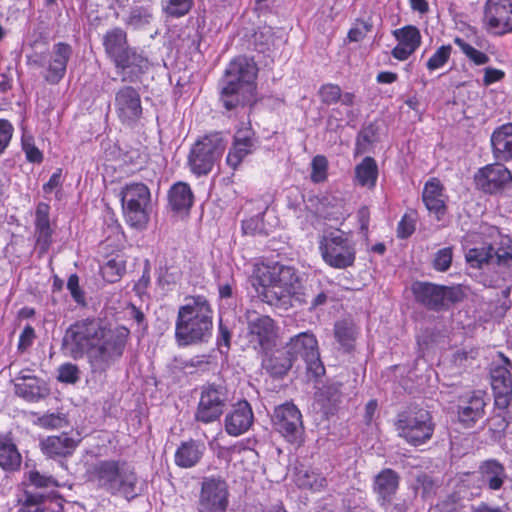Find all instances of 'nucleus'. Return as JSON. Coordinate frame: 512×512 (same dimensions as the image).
I'll return each instance as SVG.
<instances>
[{
    "instance_id": "f257e3e1",
    "label": "nucleus",
    "mask_w": 512,
    "mask_h": 512,
    "mask_svg": "<svg viewBox=\"0 0 512 512\" xmlns=\"http://www.w3.org/2000/svg\"><path fill=\"white\" fill-rule=\"evenodd\" d=\"M130 330L97 317L75 321L65 331L62 350L74 360L86 356L90 372L102 375L123 357Z\"/></svg>"
},
{
    "instance_id": "f03ea898",
    "label": "nucleus",
    "mask_w": 512,
    "mask_h": 512,
    "mask_svg": "<svg viewBox=\"0 0 512 512\" xmlns=\"http://www.w3.org/2000/svg\"><path fill=\"white\" fill-rule=\"evenodd\" d=\"M213 311L204 296L192 297L178 309L175 339L180 346L207 342L212 335Z\"/></svg>"
},
{
    "instance_id": "7ed1b4c3",
    "label": "nucleus",
    "mask_w": 512,
    "mask_h": 512,
    "mask_svg": "<svg viewBox=\"0 0 512 512\" xmlns=\"http://www.w3.org/2000/svg\"><path fill=\"white\" fill-rule=\"evenodd\" d=\"M257 292L261 299L275 306H286L300 288L299 276L290 266L279 264L257 265L254 270Z\"/></svg>"
},
{
    "instance_id": "20e7f679",
    "label": "nucleus",
    "mask_w": 512,
    "mask_h": 512,
    "mask_svg": "<svg viewBox=\"0 0 512 512\" xmlns=\"http://www.w3.org/2000/svg\"><path fill=\"white\" fill-rule=\"evenodd\" d=\"M89 480L111 495L127 499L138 495L139 478L133 465L124 460H100L89 470Z\"/></svg>"
},
{
    "instance_id": "39448f33",
    "label": "nucleus",
    "mask_w": 512,
    "mask_h": 512,
    "mask_svg": "<svg viewBox=\"0 0 512 512\" xmlns=\"http://www.w3.org/2000/svg\"><path fill=\"white\" fill-rule=\"evenodd\" d=\"M395 426L398 435L414 446L430 440L435 428L430 412L416 407L399 413Z\"/></svg>"
},
{
    "instance_id": "423d86ee",
    "label": "nucleus",
    "mask_w": 512,
    "mask_h": 512,
    "mask_svg": "<svg viewBox=\"0 0 512 512\" xmlns=\"http://www.w3.org/2000/svg\"><path fill=\"white\" fill-rule=\"evenodd\" d=\"M324 262L336 269L351 267L356 259V248L352 238L339 230L324 235L319 243Z\"/></svg>"
},
{
    "instance_id": "0eeeda50",
    "label": "nucleus",
    "mask_w": 512,
    "mask_h": 512,
    "mask_svg": "<svg viewBox=\"0 0 512 512\" xmlns=\"http://www.w3.org/2000/svg\"><path fill=\"white\" fill-rule=\"evenodd\" d=\"M121 201L127 222L143 228L149 221L151 193L143 183L127 184L121 191Z\"/></svg>"
},
{
    "instance_id": "6e6552de",
    "label": "nucleus",
    "mask_w": 512,
    "mask_h": 512,
    "mask_svg": "<svg viewBox=\"0 0 512 512\" xmlns=\"http://www.w3.org/2000/svg\"><path fill=\"white\" fill-rule=\"evenodd\" d=\"M225 150V144L219 134H212L198 140L191 148L188 164L197 176L208 174Z\"/></svg>"
},
{
    "instance_id": "1a4fd4ad",
    "label": "nucleus",
    "mask_w": 512,
    "mask_h": 512,
    "mask_svg": "<svg viewBox=\"0 0 512 512\" xmlns=\"http://www.w3.org/2000/svg\"><path fill=\"white\" fill-rule=\"evenodd\" d=\"M228 402L229 391L223 382L203 385L195 419L205 424L219 420Z\"/></svg>"
},
{
    "instance_id": "9d476101",
    "label": "nucleus",
    "mask_w": 512,
    "mask_h": 512,
    "mask_svg": "<svg viewBox=\"0 0 512 512\" xmlns=\"http://www.w3.org/2000/svg\"><path fill=\"white\" fill-rule=\"evenodd\" d=\"M413 293L417 302L434 311H440L450 304L459 302L463 297L459 287L443 286L428 282L415 283L413 285Z\"/></svg>"
},
{
    "instance_id": "9b49d317",
    "label": "nucleus",
    "mask_w": 512,
    "mask_h": 512,
    "mask_svg": "<svg viewBox=\"0 0 512 512\" xmlns=\"http://www.w3.org/2000/svg\"><path fill=\"white\" fill-rule=\"evenodd\" d=\"M229 504V490L220 476L204 477L201 482L198 512H225Z\"/></svg>"
},
{
    "instance_id": "f8f14e48",
    "label": "nucleus",
    "mask_w": 512,
    "mask_h": 512,
    "mask_svg": "<svg viewBox=\"0 0 512 512\" xmlns=\"http://www.w3.org/2000/svg\"><path fill=\"white\" fill-rule=\"evenodd\" d=\"M113 108L124 126L135 127L143 114L140 92L130 85L119 87L114 93Z\"/></svg>"
},
{
    "instance_id": "ddd939ff",
    "label": "nucleus",
    "mask_w": 512,
    "mask_h": 512,
    "mask_svg": "<svg viewBox=\"0 0 512 512\" xmlns=\"http://www.w3.org/2000/svg\"><path fill=\"white\" fill-rule=\"evenodd\" d=\"M273 423L276 430L290 443L300 444L303 440L304 427L299 409L290 402L274 410Z\"/></svg>"
},
{
    "instance_id": "4468645a",
    "label": "nucleus",
    "mask_w": 512,
    "mask_h": 512,
    "mask_svg": "<svg viewBox=\"0 0 512 512\" xmlns=\"http://www.w3.org/2000/svg\"><path fill=\"white\" fill-rule=\"evenodd\" d=\"M71 45L58 42L46 56H39L34 62L45 69L43 77L49 84H58L65 76L67 64L72 56Z\"/></svg>"
},
{
    "instance_id": "2eb2a0df",
    "label": "nucleus",
    "mask_w": 512,
    "mask_h": 512,
    "mask_svg": "<svg viewBox=\"0 0 512 512\" xmlns=\"http://www.w3.org/2000/svg\"><path fill=\"white\" fill-rule=\"evenodd\" d=\"M247 339L254 349L268 350L277 337V327L274 320L256 311L247 313Z\"/></svg>"
},
{
    "instance_id": "dca6fc26",
    "label": "nucleus",
    "mask_w": 512,
    "mask_h": 512,
    "mask_svg": "<svg viewBox=\"0 0 512 512\" xmlns=\"http://www.w3.org/2000/svg\"><path fill=\"white\" fill-rule=\"evenodd\" d=\"M483 25L487 31L502 36L512 32V0H487Z\"/></svg>"
},
{
    "instance_id": "f3484780",
    "label": "nucleus",
    "mask_w": 512,
    "mask_h": 512,
    "mask_svg": "<svg viewBox=\"0 0 512 512\" xmlns=\"http://www.w3.org/2000/svg\"><path fill=\"white\" fill-rule=\"evenodd\" d=\"M286 350L294 361L298 357L303 358L307 364V369L313 371L316 375L324 370L320 361L318 342L313 334L303 332L294 336L287 344Z\"/></svg>"
},
{
    "instance_id": "a211bd4d",
    "label": "nucleus",
    "mask_w": 512,
    "mask_h": 512,
    "mask_svg": "<svg viewBox=\"0 0 512 512\" xmlns=\"http://www.w3.org/2000/svg\"><path fill=\"white\" fill-rule=\"evenodd\" d=\"M511 362L501 355L499 362L491 366V386L494 393L495 405L500 409L509 406L512 400V376L509 370Z\"/></svg>"
},
{
    "instance_id": "6ab92c4d",
    "label": "nucleus",
    "mask_w": 512,
    "mask_h": 512,
    "mask_svg": "<svg viewBox=\"0 0 512 512\" xmlns=\"http://www.w3.org/2000/svg\"><path fill=\"white\" fill-rule=\"evenodd\" d=\"M257 67L253 60L240 56L232 60L225 70L222 84L240 86L248 91L255 92V79Z\"/></svg>"
},
{
    "instance_id": "aec40b11",
    "label": "nucleus",
    "mask_w": 512,
    "mask_h": 512,
    "mask_svg": "<svg viewBox=\"0 0 512 512\" xmlns=\"http://www.w3.org/2000/svg\"><path fill=\"white\" fill-rule=\"evenodd\" d=\"M477 188L485 193L495 194L512 186L511 172L502 164H490L475 174Z\"/></svg>"
},
{
    "instance_id": "412c9836",
    "label": "nucleus",
    "mask_w": 512,
    "mask_h": 512,
    "mask_svg": "<svg viewBox=\"0 0 512 512\" xmlns=\"http://www.w3.org/2000/svg\"><path fill=\"white\" fill-rule=\"evenodd\" d=\"M466 261L472 268H481L496 258L499 265L510 266L512 264V248L501 247L497 251L489 244L471 248L466 253Z\"/></svg>"
},
{
    "instance_id": "4be33fe9",
    "label": "nucleus",
    "mask_w": 512,
    "mask_h": 512,
    "mask_svg": "<svg viewBox=\"0 0 512 512\" xmlns=\"http://www.w3.org/2000/svg\"><path fill=\"white\" fill-rule=\"evenodd\" d=\"M256 147L254 132L250 127L240 128L236 131L233 144L230 148L226 162L232 168L236 169Z\"/></svg>"
},
{
    "instance_id": "5701e85b",
    "label": "nucleus",
    "mask_w": 512,
    "mask_h": 512,
    "mask_svg": "<svg viewBox=\"0 0 512 512\" xmlns=\"http://www.w3.org/2000/svg\"><path fill=\"white\" fill-rule=\"evenodd\" d=\"M254 415L247 401L237 403L225 417V431L231 436H239L248 431Z\"/></svg>"
},
{
    "instance_id": "b1692460",
    "label": "nucleus",
    "mask_w": 512,
    "mask_h": 512,
    "mask_svg": "<svg viewBox=\"0 0 512 512\" xmlns=\"http://www.w3.org/2000/svg\"><path fill=\"white\" fill-rule=\"evenodd\" d=\"M14 386L15 393L28 401H37L48 393L45 382L32 375L29 370H23L15 377Z\"/></svg>"
},
{
    "instance_id": "393cba45",
    "label": "nucleus",
    "mask_w": 512,
    "mask_h": 512,
    "mask_svg": "<svg viewBox=\"0 0 512 512\" xmlns=\"http://www.w3.org/2000/svg\"><path fill=\"white\" fill-rule=\"evenodd\" d=\"M398 44L393 48L392 55L398 60H406L421 44V34L417 27L408 25L393 32Z\"/></svg>"
},
{
    "instance_id": "a878e982",
    "label": "nucleus",
    "mask_w": 512,
    "mask_h": 512,
    "mask_svg": "<svg viewBox=\"0 0 512 512\" xmlns=\"http://www.w3.org/2000/svg\"><path fill=\"white\" fill-rule=\"evenodd\" d=\"M486 401L484 393L481 391L473 392L466 399L461 401L458 407V419L465 427H472L483 418L485 413Z\"/></svg>"
},
{
    "instance_id": "bb28decb",
    "label": "nucleus",
    "mask_w": 512,
    "mask_h": 512,
    "mask_svg": "<svg viewBox=\"0 0 512 512\" xmlns=\"http://www.w3.org/2000/svg\"><path fill=\"white\" fill-rule=\"evenodd\" d=\"M399 486V476L392 469H384L376 475L373 490L381 506H387Z\"/></svg>"
},
{
    "instance_id": "cd10ccee",
    "label": "nucleus",
    "mask_w": 512,
    "mask_h": 512,
    "mask_svg": "<svg viewBox=\"0 0 512 512\" xmlns=\"http://www.w3.org/2000/svg\"><path fill=\"white\" fill-rule=\"evenodd\" d=\"M168 208L176 214H186L194 202V195L188 183L179 181L168 191Z\"/></svg>"
},
{
    "instance_id": "c85d7f7f",
    "label": "nucleus",
    "mask_w": 512,
    "mask_h": 512,
    "mask_svg": "<svg viewBox=\"0 0 512 512\" xmlns=\"http://www.w3.org/2000/svg\"><path fill=\"white\" fill-rule=\"evenodd\" d=\"M205 450L204 443L200 441L182 442L174 455L175 464L180 468H192L200 462Z\"/></svg>"
},
{
    "instance_id": "c756f323",
    "label": "nucleus",
    "mask_w": 512,
    "mask_h": 512,
    "mask_svg": "<svg viewBox=\"0 0 512 512\" xmlns=\"http://www.w3.org/2000/svg\"><path fill=\"white\" fill-rule=\"evenodd\" d=\"M45 455L51 458L66 457L71 455L77 447V441L67 433L48 436L40 443Z\"/></svg>"
},
{
    "instance_id": "7c9ffc66",
    "label": "nucleus",
    "mask_w": 512,
    "mask_h": 512,
    "mask_svg": "<svg viewBox=\"0 0 512 512\" xmlns=\"http://www.w3.org/2000/svg\"><path fill=\"white\" fill-rule=\"evenodd\" d=\"M493 155L501 161L512 159V123L496 128L491 135Z\"/></svg>"
},
{
    "instance_id": "2f4dec72",
    "label": "nucleus",
    "mask_w": 512,
    "mask_h": 512,
    "mask_svg": "<svg viewBox=\"0 0 512 512\" xmlns=\"http://www.w3.org/2000/svg\"><path fill=\"white\" fill-rule=\"evenodd\" d=\"M422 198L429 212L434 213L440 220L446 212L445 195L440 182L436 179L428 181L425 184Z\"/></svg>"
},
{
    "instance_id": "473e14b6",
    "label": "nucleus",
    "mask_w": 512,
    "mask_h": 512,
    "mask_svg": "<svg viewBox=\"0 0 512 512\" xmlns=\"http://www.w3.org/2000/svg\"><path fill=\"white\" fill-rule=\"evenodd\" d=\"M254 98V92L248 91L240 86H229L222 84L220 101L227 111H237L247 104L251 103Z\"/></svg>"
},
{
    "instance_id": "72a5a7b5",
    "label": "nucleus",
    "mask_w": 512,
    "mask_h": 512,
    "mask_svg": "<svg viewBox=\"0 0 512 512\" xmlns=\"http://www.w3.org/2000/svg\"><path fill=\"white\" fill-rule=\"evenodd\" d=\"M105 53L112 61L122 62L121 53L129 47L126 32L119 27L108 30L103 35Z\"/></svg>"
},
{
    "instance_id": "f704fd0d",
    "label": "nucleus",
    "mask_w": 512,
    "mask_h": 512,
    "mask_svg": "<svg viewBox=\"0 0 512 512\" xmlns=\"http://www.w3.org/2000/svg\"><path fill=\"white\" fill-rule=\"evenodd\" d=\"M122 62L113 61L119 73L123 75L125 81L129 76L126 74L138 75L143 72L147 66V60L134 48L128 47L124 53H121Z\"/></svg>"
},
{
    "instance_id": "c9c22d12",
    "label": "nucleus",
    "mask_w": 512,
    "mask_h": 512,
    "mask_svg": "<svg viewBox=\"0 0 512 512\" xmlns=\"http://www.w3.org/2000/svg\"><path fill=\"white\" fill-rule=\"evenodd\" d=\"M482 482L491 490H499L507 478L504 466L496 460H487L480 466Z\"/></svg>"
},
{
    "instance_id": "e433bc0d",
    "label": "nucleus",
    "mask_w": 512,
    "mask_h": 512,
    "mask_svg": "<svg viewBox=\"0 0 512 512\" xmlns=\"http://www.w3.org/2000/svg\"><path fill=\"white\" fill-rule=\"evenodd\" d=\"M37 243L46 249L51 243L52 230L49 220V206L39 203L35 213Z\"/></svg>"
},
{
    "instance_id": "4c0bfd02",
    "label": "nucleus",
    "mask_w": 512,
    "mask_h": 512,
    "mask_svg": "<svg viewBox=\"0 0 512 512\" xmlns=\"http://www.w3.org/2000/svg\"><path fill=\"white\" fill-rule=\"evenodd\" d=\"M378 177V166L372 157H365L355 167V179L361 186L372 188L375 186Z\"/></svg>"
},
{
    "instance_id": "58836bf2",
    "label": "nucleus",
    "mask_w": 512,
    "mask_h": 512,
    "mask_svg": "<svg viewBox=\"0 0 512 512\" xmlns=\"http://www.w3.org/2000/svg\"><path fill=\"white\" fill-rule=\"evenodd\" d=\"M21 464V455L15 444L0 440V466L4 470H16Z\"/></svg>"
},
{
    "instance_id": "ea45409f",
    "label": "nucleus",
    "mask_w": 512,
    "mask_h": 512,
    "mask_svg": "<svg viewBox=\"0 0 512 512\" xmlns=\"http://www.w3.org/2000/svg\"><path fill=\"white\" fill-rule=\"evenodd\" d=\"M293 362V357L285 350L269 357L265 362V368L273 376H283L292 367Z\"/></svg>"
},
{
    "instance_id": "a19ab883",
    "label": "nucleus",
    "mask_w": 512,
    "mask_h": 512,
    "mask_svg": "<svg viewBox=\"0 0 512 512\" xmlns=\"http://www.w3.org/2000/svg\"><path fill=\"white\" fill-rule=\"evenodd\" d=\"M297 484L301 488L309 489L314 492H320L327 486L324 476L312 470H301L297 474Z\"/></svg>"
},
{
    "instance_id": "79ce46f5",
    "label": "nucleus",
    "mask_w": 512,
    "mask_h": 512,
    "mask_svg": "<svg viewBox=\"0 0 512 512\" xmlns=\"http://www.w3.org/2000/svg\"><path fill=\"white\" fill-rule=\"evenodd\" d=\"M334 334L338 343L346 351L352 349L356 335V329L352 323H348L345 321L337 322L335 324Z\"/></svg>"
},
{
    "instance_id": "37998d69",
    "label": "nucleus",
    "mask_w": 512,
    "mask_h": 512,
    "mask_svg": "<svg viewBox=\"0 0 512 512\" xmlns=\"http://www.w3.org/2000/svg\"><path fill=\"white\" fill-rule=\"evenodd\" d=\"M378 140V127L369 124L361 129L356 139V154H363L368 151L370 145Z\"/></svg>"
},
{
    "instance_id": "c03bdc74",
    "label": "nucleus",
    "mask_w": 512,
    "mask_h": 512,
    "mask_svg": "<svg viewBox=\"0 0 512 512\" xmlns=\"http://www.w3.org/2000/svg\"><path fill=\"white\" fill-rule=\"evenodd\" d=\"M19 508L17 512H44V497L40 494H32L25 491L24 495L19 498Z\"/></svg>"
},
{
    "instance_id": "a18cd8bd",
    "label": "nucleus",
    "mask_w": 512,
    "mask_h": 512,
    "mask_svg": "<svg viewBox=\"0 0 512 512\" xmlns=\"http://www.w3.org/2000/svg\"><path fill=\"white\" fill-rule=\"evenodd\" d=\"M454 43L460 48L463 54L475 65H484L489 62V56L468 44L460 37L454 38Z\"/></svg>"
},
{
    "instance_id": "49530a36",
    "label": "nucleus",
    "mask_w": 512,
    "mask_h": 512,
    "mask_svg": "<svg viewBox=\"0 0 512 512\" xmlns=\"http://www.w3.org/2000/svg\"><path fill=\"white\" fill-rule=\"evenodd\" d=\"M437 489L438 485L430 476L422 474L417 477L415 491L423 499L432 498L436 494Z\"/></svg>"
},
{
    "instance_id": "de8ad7c7",
    "label": "nucleus",
    "mask_w": 512,
    "mask_h": 512,
    "mask_svg": "<svg viewBox=\"0 0 512 512\" xmlns=\"http://www.w3.org/2000/svg\"><path fill=\"white\" fill-rule=\"evenodd\" d=\"M193 5V0H166L163 6L167 15L175 18L186 15Z\"/></svg>"
},
{
    "instance_id": "09e8293b",
    "label": "nucleus",
    "mask_w": 512,
    "mask_h": 512,
    "mask_svg": "<svg viewBox=\"0 0 512 512\" xmlns=\"http://www.w3.org/2000/svg\"><path fill=\"white\" fill-rule=\"evenodd\" d=\"M151 20L152 14L148 9L144 7H136L130 11L125 22L127 25L138 29L149 24Z\"/></svg>"
},
{
    "instance_id": "8fccbe9b",
    "label": "nucleus",
    "mask_w": 512,
    "mask_h": 512,
    "mask_svg": "<svg viewBox=\"0 0 512 512\" xmlns=\"http://www.w3.org/2000/svg\"><path fill=\"white\" fill-rule=\"evenodd\" d=\"M452 52L451 45H442L428 59L426 66L430 71L443 67L449 60Z\"/></svg>"
},
{
    "instance_id": "3c124183",
    "label": "nucleus",
    "mask_w": 512,
    "mask_h": 512,
    "mask_svg": "<svg viewBox=\"0 0 512 512\" xmlns=\"http://www.w3.org/2000/svg\"><path fill=\"white\" fill-rule=\"evenodd\" d=\"M101 272L108 282L114 283L125 272V264L117 259H111L101 268Z\"/></svg>"
},
{
    "instance_id": "603ef678",
    "label": "nucleus",
    "mask_w": 512,
    "mask_h": 512,
    "mask_svg": "<svg viewBox=\"0 0 512 512\" xmlns=\"http://www.w3.org/2000/svg\"><path fill=\"white\" fill-rule=\"evenodd\" d=\"M58 381L66 384H75L80 379V369L76 364L64 363L58 368Z\"/></svg>"
},
{
    "instance_id": "864d4df0",
    "label": "nucleus",
    "mask_w": 512,
    "mask_h": 512,
    "mask_svg": "<svg viewBox=\"0 0 512 512\" xmlns=\"http://www.w3.org/2000/svg\"><path fill=\"white\" fill-rule=\"evenodd\" d=\"M37 424L45 429H58L67 426L68 421L61 413H50L39 417Z\"/></svg>"
},
{
    "instance_id": "5fc2aeb1",
    "label": "nucleus",
    "mask_w": 512,
    "mask_h": 512,
    "mask_svg": "<svg viewBox=\"0 0 512 512\" xmlns=\"http://www.w3.org/2000/svg\"><path fill=\"white\" fill-rule=\"evenodd\" d=\"M341 92V88L338 85L328 83L322 85L318 93L323 104L332 105L339 102Z\"/></svg>"
},
{
    "instance_id": "6e6d98bb",
    "label": "nucleus",
    "mask_w": 512,
    "mask_h": 512,
    "mask_svg": "<svg viewBox=\"0 0 512 512\" xmlns=\"http://www.w3.org/2000/svg\"><path fill=\"white\" fill-rule=\"evenodd\" d=\"M453 259V249L452 247H445L438 250L435 253L433 259V267L435 270L444 272L447 271L452 263Z\"/></svg>"
},
{
    "instance_id": "4d7b16f0",
    "label": "nucleus",
    "mask_w": 512,
    "mask_h": 512,
    "mask_svg": "<svg viewBox=\"0 0 512 512\" xmlns=\"http://www.w3.org/2000/svg\"><path fill=\"white\" fill-rule=\"evenodd\" d=\"M311 179L315 183L322 182L327 176V159L322 155H317L313 158L312 163Z\"/></svg>"
},
{
    "instance_id": "13d9d810",
    "label": "nucleus",
    "mask_w": 512,
    "mask_h": 512,
    "mask_svg": "<svg viewBox=\"0 0 512 512\" xmlns=\"http://www.w3.org/2000/svg\"><path fill=\"white\" fill-rule=\"evenodd\" d=\"M22 148L25 152L26 158L32 163H41L43 160L42 152L35 146L31 137L23 136Z\"/></svg>"
},
{
    "instance_id": "bf43d9fd",
    "label": "nucleus",
    "mask_w": 512,
    "mask_h": 512,
    "mask_svg": "<svg viewBox=\"0 0 512 512\" xmlns=\"http://www.w3.org/2000/svg\"><path fill=\"white\" fill-rule=\"evenodd\" d=\"M28 480L30 484L34 485L38 488H48L57 486V481L54 477L40 474L36 470H32L28 472Z\"/></svg>"
},
{
    "instance_id": "052dcab7",
    "label": "nucleus",
    "mask_w": 512,
    "mask_h": 512,
    "mask_svg": "<svg viewBox=\"0 0 512 512\" xmlns=\"http://www.w3.org/2000/svg\"><path fill=\"white\" fill-rule=\"evenodd\" d=\"M372 24L369 21L358 20L355 25L349 30L348 38L351 41L358 42L362 40L368 32L371 31Z\"/></svg>"
},
{
    "instance_id": "680f3d73",
    "label": "nucleus",
    "mask_w": 512,
    "mask_h": 512,
    "mask_svg": "<svg viewBox=\"0 0 512 512\" xmlns=\"http://www.w3.org/2000/svg\"><path fill=\"white\" fill-rule=\"evenodd\" d=\"M67 289L70 291L74 301L80 305H85L84 293L79 286V278L76 274H71L67 281Z\"/></svg>"
},
{
    "instance_id": "e2e57ef3",
    "label": "nucleus",
    "mask_w": 512,
    "mask_h": 512,
    "mask_svg": "<svg viewBox=\"0 0 512 512\" xmlns=\"http://www.w3.org/2000/svg\"><path fill=\"white\" fill-rule=\"evenodd\" d=\"M14 128L12 124L5 119H0V154H2L9 145Z\"/></svg>"
},
{
    "instance_id": "0e129e2a",
    "label": "nucleus",
    "mask_w": 512,
    "mask_h": 512,
    "mask_svg": "<svg viewBox=\"0 0 512 512\" xmlns=\"http://www.w3.org/2000/svg\"><path fill=\"white\" fill-rule=\"evenodd\" d=\"M415 231V222L414 220L404 215L401 221L398 224L397 234L400 238H407Z\"/></svg>"
},
{
    "instance_id": "69168bd1",
    "label": "nucleus",
    "mask_w": 512,
    "mask_h": 512,
    "mask_svg": "<svg viewBox=\"0 0 512 512\" xmlns=\"http://www.w3.org/2000/svg\"><path fill=\"white\" fill-rule=\"evenodd\" d=\"M504 77V71L488 67L484 69L483 84L489 86L495 82L501 81Z\"/></svg>"
},
{
    "instance_id": "338daca9",
    "label": "nucleus",
    "mask_w": 512,
    "mask_h": 512,
    "mask_svg": "<svg viewBox=\"0 0 512 512\" xmlns=\"http://www.w3.org/2000/svg\"><path fill=\"white\" fill-rule=\"evenodd\" d=\"M34 337V329L31 326L25 327L19 337L18 349L25 351L28 347L31 346Z\"/></svg>"
},
{
    "instance_id": "774afa93",
    "label": "nucleus",
    "mask_w": 512,
    "mask_h": 512,
    "mask_svg": "<svg viewBox=\"0 0 512 512\" xmlns=\"http://www.w3.org/2000/svg\"><path fill=\"white\" fill-rule=\"evenodd\" d=\"M61 186V169L54 172L49 181L43 185V191L46 194L52 193L54 189Z\"/></svg>"
}]
</instances>
